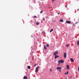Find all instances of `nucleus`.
<instances>
[{
	"label": "nucleus",
	"mask_w": 79,
	"mask_h": 79,
	"mask_svg": "<svg viewBox=\"0 0 79 79\" xmlns=\"http://www.w3.org/2000/svg\"><path fill=\"white\" fill-rule=\"evenodd\" d=\"M64 62V60H58V63L59 64H60V63H63Z\"/></svg>",
	"instance_id": "1"
},
{
	"label": "nucleus",
	"mask_w": 79,
	"mask_h": 79,
	"mask_svg": "<svg viewBox=\"0 0 79 79\" xmlns=\"http://www.w3.org/2000/svg\"><path fill=\"white\" fill-rule=\"evenodd\" d=\"M39 66L37 67L35 69L36 73H38L39 71Z\"/></svg>",
	"instance_id": "2"
},
{
	"label": "nucleus",
	"mask_w": 79,
	"mask_h": 79,
	"mask_svg": "<svg viewBox=\"0 0 79 79\" xmlns=\"http://www.w3.org/2000/svg\"><path fill=\"white\" fill-rule=\"evenodd\" d=\"M57 54H58V52L57 51L53 53V55H54V56H56V55H57Z\"/></svg>",
	"instance_id": "3"
},
{
	"label": "nucleus",
	"mask_w": 79,
	"mask_h": 79,
	"mask_svg": "<svg viewBox=\"0 0 79 79\" xmlns=\"http://www.w3.org/2000/svg\"><path fill=\"white\" fill-rule=\"evenodd\" d=\"M64 58H66V52H64Z\"/></svg>",
	"instance_id": "4"
},
{
	"label": "nucleus",
	"mask_w": 79,
	"mask_h": 79,
	"mask_svg": "<svg viewBox=\"0 0 79 79\" xmlns=\"http://www.w3.org/2000/svg\"><path fill=\"white\" fill-rule=\"evenodd\" d=\"M66 23L67 24H71V21H66Z\"/></svg>",
	"instance_id": "5"
},
{
	"label": "nucleus",
	"mask_w": 79,
	"mask_h": 79,
	"mask_svg": "<svg viewBox=\"0 0 79 79\" xmlns=\"http://www.w3.org/2000/svg\"><path fill=\"white\" fill-rule=\"evenodd\" d=\"M62 69V68H61V67H58L56 68L57 70H58L59 69Z\"/></svg>",
	"instance_id": "6"
},
{
	"label": "nucleus",
	"mask_w": 79,
	"mask_h": 79,
	"mask_svg": "<svg viewBox=\"0 0 79 79\" xmlns=\"http://www.w3.org/2000/svg\"><path fill=\"white\" fill-rule=\"evenodd\" d=\"M66 67L67 69H69V65H67Z\"/></svg>",
	"instance_id": "7"
},
{
	"label": "nucleus",
	"mask_w": 79,
	"mask_h": 79,
	"mask_svg": "<svg viewBox=\"0 0 79 79\" xmlns=\"http://www.w3.org/2000/svg\"><path fill=\"white\" fill-rule=\"evenodd\" d=\"M59 21H60V22H61V23H63L64 21L63 19H60V20Z\"/></svg>",
	"instance_id": "8"
},
{
	"label": "nucleus",
	"mask_w": 79,
	"mask_h": 79,
	"mask_svg": "<svg viewBox=\"0 0 79 79\" xmlns=\"http://www.w3.org/2000/svg\"><path fill=\"white\" fill-rule=\"evenodd\" d=\"M70 60L72 61V62H73V63L74 62V59H73L72 58H71L70 59Z\"/></svg>",
	"instance_id": "9"
},
{
	"label": "nucleus",
	"mask_w": 79,
	"mask_h": 79,
	"mask_svg": "<svg viewBox=\"0 0 79 79\" xmlns=\"http://www.w3.org/2000/svg\"><path fill=\"white\" fill-rule=\"evenodd\" d=\"M59 58V56H58L56 55L55 56V59H56V58Z\"/></svg>",
	"instance_id": "10"
},
{
	"label": "nucleus",
	"mask_w": 79,
	"mask_h": 79,
	"mask_svg": "<svg viewBox=\"0 0 79 79\" xmlns=\"http://www.w3.org/2000/svg\"><path fill=\"white\" fill-rule=\"evenodd\" d=\"M44 48L45 50L47 49V46H46V45H44Z\"/></svg>",
	"instance_id": "11"
},
{
	"label": "nucleus",
	"mask_w": 79,
	"mask_h": 79,
	"mask_svg": "<svg viewBox=\"0 0 79 79\" xmlns=\"http://www.w3.org/2000/svg\"><path fill=\"white\" fill-rule=\"evenodd\" d=\"M23 78H24V79H27V77L26 76H24Z\"/></svg>",
	"instance_id": "12"
},
{
	"label": "nucleus",
	"mask_w": 79,
	"mask_h": 79,
	"mask_svg": "<svg viewBox=\"0 0 79 79\" xmlns=\"http://www.w3.org/2000/svg\"><path fill=\"white\" fill-rule=\"evenodd\" d=\"M77 44L78 46H79V41H78L77 42Z\"/></svg>",
	"instance_id": "13"
},
{
	"label": "nucleus",
	"mask_w": 79,
	"mask_h": 79,
	"mask_svg": "<svg viewBox=\"0 0 79 79\" xmlns=\"http://www.w3.org/2000/svg\"><path fill=\"white\" fill-rule=\"evenodd\" d=\"M27 68L29 69H31V67L29 66H28L27 67Z\"/></svg>",
	"instance_id": "14"
},
{
	"label": "nucleus",
	"mask_w": 79,
	"mask_h": 79,
	"mask_svg": "<svg viewBox=\"0 0 79 79\" xmlns=\"http://www.w3.org/2000/svg\"><path fill=\"white\" fill-rule=\"evenodd\" d=\"M68 73H69V72L67 71L66 73H65L64 74H68Z\"/></svg>",
	"instance_id": "15"
},
{
	"label": "nucleus",
	"mask_w": 79,
	"mask_h": 79,
	"mask_svg": "<svg viewBox=\"0 0 79 79\" xmlns=\"http://www.w3.org/2000/svg\"><path fill=\"white\" fill-rule=\"evenodd\" d=\"M53 31V29H52L50 31V32H52V31Z\"/></svg>",
	"instance_id": "16"
},
{
	"label": "nucleus",
	"mask_w": 79,
	"mask_h": 79,
	"mask_svg": "<svg viewBox=\"0 0 79 79\" xmlns=\"http://www.w3.org/2000/svg\"><path fill=\"white\" fill-rule=\"evenodd\" d=\"M33 18H37V16H36V15H35L33 16Z\"/></svg>",
	"instance_id": "17"
},
{
	"label": "nucleus",
	"mask_w": 79,
	"mask_h": 79,
	"mask_svg": "<svg viewBox=\"0 0 79 79\" xmlns=\"http://www.w3.org/2000/svg\"><path fill=\"white\" fill-rule=\"evenodd\" d=\"M36 25H39V22H37L36 23Z\"/></svg>",
	"instance_id": "18"
},
{
	"label": "nucleus",
	"mask_w": 79,
	"mask_h": 79,
	"mask_svg": "<svg viewBox=\"0 0 79 79\" xmlns=\"http://www.w3.org/2000/svg\"><path fill=\"white\" fill-rule=\"evenodd\" d=\"M69 44H67L66 45V47H69Z\"/></svg>",
	"instance_id": "19"
},
{
	"label": "nucleus",
	"mask_w": 79,
	"mask_h": 79,
	"mask_svg": "<svg viewBox=\"0 0 79 79\" xmlns=\"http://www.w3.org/2000/svg\"><path fill=\"white\" fill-rule=\"evenodd\" d=\"M46 45H47V47H49V44H47Z\"/></svg>",
	"instance_id": "20"
},
{
	"label": "nucleus",
	"mask_w": 79,
	"mask_h": 79,
	"mask_svg": "<svg viewBox=\"0 0 79 79\" xmlns=\"http://www.w3.org/2000/svg\"><path fill=\"white\" fill-rule=\"evenodd\" d=\"M40 13H43V10H41L40 12Z\"/></svg>",
	"instance_id": "21"
},
{
	"label": "nucleus",
	"mask_w": 79,
	"mask_h": 79,
	"mask_svg": "<svg viewBox=\"0 0 79 79\" xmlns=\"http://www.w3.org/2000/svg\"><path fill=\"white\" fill-rule=\"evenodd\" d=\"M59 71H60V72H61V69H59V70H58Z\"/></svg>",
	"instance_id": "22"
},
{
	"label": "nucleus",
	"mask_w": 79,
	"mask_h": 79,
	"mask_svg": "<svg viewBox=\"0 0 79 79\" xmlns=\"http://www.w3.org/2000/svg\"><path fill=\"white\" fill-rule=\"evenodd\" d=\"M37 66V64H35L34 65V66Z\"/></svg>",
	"instance_id": "23"
},
{
	"label": "nucleus",
	"mask_w": 79,
	"mask_h": 79,
	"mask_svg": "<svg viewBox=\"0 0 79 79\" xmlns=\"http://www.w3.org/2000/svg\"><path fill=\"white\" fill-rule=\"evenodd\" d=\"M43 21H45V18L44 17L43 18Z\"/></svg>",
	"instance_id": "24"
},
{
	"label": "nucleus",
	"mask_w": 79,
	"mask_h": 79,
	"mask_svg": "<svg viewBox=\"0 0 79 79\" xmlns=\"http://www.w3.org/2000/svg\"><path fill=\"white\" fill-rule=\"evenodd\" d=\"M58 15H60V12H59L58 13Z\"/></svg>",
	"instance_id": "25"
},
{
	"label": "nucleus",
	"mask_w": 79,
	"mask_h": 79,
	"mask_svg": "<svg viewBox=\"0 0 79 79\" xmlns=\"http://www.w3.org/2000/svg\"><path fill=\"white\" fill-rule=\"evenodd\" d=\"M56 0H52V2H54V1H55Z\"/></svg>",
	"instance_id": "26"
},
{
	"label": "nucleus",
	"mask_w": 79,
	"mask_h": 79,
	"mask_svg": "<svg viewBox=\"0 0 79 79\" xmlns=\"http://www.w3.org/2000/svg\"><path fill=\"white\" fill-rule=\"evenodd\" d=\"M79 9H78L77 10V11H79Z\"/></svg>",
	"instance_id": "27"
},
{
	"label": "nucleus",
	"mask_w": 79,
	"mask_h": 79,
	"mask_svg": "<svg viewBox=\"0 0 79 79\" xmlns=\"http://www.w3.org/2000/svg\"><path fill=\"white\" fill-rule=\"evenodd\" d=\"M50 71H52V69H50Z\"/></svg>",
	"instance_id": "28"
},
{
	"label": "nucleus",
	"mask_w": 79,
	"mask_h": 79,
	"mask_svg": "<svg viewBox=\"0 0 79 79\" xmlns=\"http://www.w3.org/2000/svg\"><path fill=\"white\" fill-rule=\"evenodd\" d=\"M73 26H74V24L73 23Z\"/></svg>",
	"instance_id": "29"
},
{
	"label": "nucleus",
	"mask_w": 79,
	"mask_h": 79,
	"mask_svg": "<svg viewBox=\"0 0 79 79\" xmlns=\"http://www.w3.org/2000/svg\"><path fill=\"white\" fill-rule=\"evenodd\" d=\"M77 24V22H76V23H75V24Z\"/></svg>",
	"instance_id": "30"
},
{
	"label": "nucleus",
	"mask_w": 79,
	"mask_h": 79,
	"mask_svg": "<svg viewBox=\"0 0 79 79\" xmlns=\"http://www.w3.org/2000/svg\"><path fill=\"white\" fill-rule=\"evenodd\" d=\"M70 78H72V77H70Z\"/></svg>",
	"instance_id": "31"
}]
</instances>
